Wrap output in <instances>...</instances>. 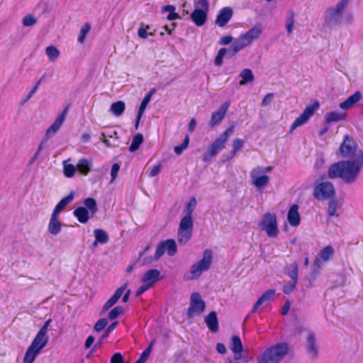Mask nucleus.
I'll use <instances>...</instances> for the list:
<instances>
[{"mask_svg":"<svg viewBox=\"0 0 363 363\" xmlns=\"http://www.w3.org/2000/svg\"><path fill=\"white\" fill-rule=\"evenodd\" d=\"M196 206V200L194 197L191 198L189 203L186 204L184 212L185 216L183 218H189L192 219L191 214Z\"/></svg>","mask_w":363,"mask_h":363,"instance_id":"nucleus-40","label":"nucleus"},{"mask_svg":"<svg viewBox=\"0 0 363 363\" xmlns=\"http://www.w3.org/2000/svg\"><path fill=\"white\" fill-rule=\"evenodd\" d=\"M346 113L332 111L325 115V121L327 123H334L345 120Z\"/></svg>","mask_w":363,"mask_h":363,"instance_id":"nucleus-36","label":"nucleus"},{"mask_svg":"<svg viewBox=\"0 0 363 363\" xmlns=\"http://www.w3.org/2000/svg\"><path fill=\"white\" fill-rule=\"evenodd\" d=\"M363 164V155L352 160L340 161L331 165L328 169L330 179L340 178L347 183L354 182Z\"/></svg>","mask_w":363,"mask_h":363,"instance_id":"nucleus-1","label":"nucleus"},{"mask_svg":"<svg viewBox=\"0 0 363 363\" xmlns=\"http://www.w3.org/2000/svg\"><path fill=\"white\" fill-rule=\"evenodd\" d=\"M74 216L82 223H86L89 219V211L85 207H78L74 212Z\"/></svg>","mask_w":363,"mask_h":363,"instance_id":"nucleus-31","label":"nucleus"},{"mask_svg":"<svg viewBox=\"0 0 363 363\" xmlns=\"http://www.w3.org/2000/svg\"><path fill=\"white\" fill-rule=\"evenodd\" d=\"M36 22V18L31 15H27L23 19V24L24 26H32L35 24Z\"/></svg>","mask_w":363,"mask_h":363,"instance_id":"nucleus-51","label":"nucleus"},{"mask_svg":"<svg viewBox=\"0 0 363 363\" xmlns=\"http://www.w3.org/2000/svg\"><path fill=\"white\" fill-rule=\"evenodd\" d=\"M350 0H340L335 6L328 8L325 13V21L330 26H350L354 22L352 12L345 11Z\"/></svg>","mask_w":363,"mask_h":363,"instance_id":"nucleus-2","label":"nucleus"},{"mask_svg":"<svg viewBox=\"0 0 363 363\" xmlns=\"http://www.w3.org/2000/svg\"><path fill=\"white\" fill-rule=\"evenodd\" d=\"M226 143L220 137L216 139L209 146L207 152L203 156L204 162L210 161L213 157L218 155L223 149L225 148Z\"/></svg>","mask_w":363,"mask_h":363,"instance_id":"nucleus-17","label":"nucleus"},{"mask_svg":"<svg viewBox=\"0 0 363 363\" xmlns=\"http://www.w3.org/2000/svg\"><path fill=\"white\" fill-rule=\"evenodd\" d=\"M155 92V89H151L143 99V101L140 105L138 116H137L136 127L138 126L139 121L140 120L141 117L143 116V113H144L147 104L150 103L151 98Z\"/></svg>","mask_w":363,"mask_h":363,"instance_id":"nucleus-27","label":"nucleus"},{"mask_svg":"<svg viewBox=\"0 0 363 363\" xmlns=\"http://www.w3.org/2000/svg\"><path fill=\"white\" fill-rule=\"evenodd\" d=\"M294 26V13L292 11H290L287 13L286 19V28L288 34H291L293 32Z\"/></svg>","mask_w":363,"mask_h":363,"instance_id":"nucleus-43","label":"nucleus"},{"mask_svg":"<svg viewBox=\"0 0 363 363\" xmlns=\"http://www.w3.org/2000/svg\"><path fill=\"white\" fill-rule=\"evenodd\" d=\"M125 289V286H121L118 288L114 294L106 302L103 307V311H107L112 307L121 298Z\"/></svg>","mask_w":363,"mask_h":363,"instance_id":"nucleus-30","label":"nucleus"},{"mask_svg":"<svg viewBox=\"0 0 363 363\" xmlns=\"http://www.w3.org/2000/svg\"><path fill=\"white\" fill-rule=\"evenodd\" d=\"M193 219L182 218L179 223L177 232V240L180 245L186 244L191 238L193 233Z\"/></svg>","mask_w":363,"mask_h":363,"instance_id":"nucleus-10","label":"nucleus"},{"mask_svg":"<svg viewBox=\"0 0 363 363\" xmlns=\"http://www.w3.org/2000/svg\"><path fill=\"white\" fill-rule=\"evenodd\" d=\"M273 94H267L262 101V106H267L269 104H270L273 99Z\"/></svg>","mask_w":363,"mask_h":363,"instance_id":"nucleus-61","label":"nucleus"},{"mask_svg":"<svg viewBox=\"0 0 363 363\" xmlns=\"http://www.w3.org/2000/svg\"><path fill=\"white\" fill-rule=\"evenodd\" d=\"M67 112L68 107H66L62 112L57 116L53 123L47 129L46 136L48 138L53 137L58 132L65 120Z\"/></svg>","mask_w":363,"mask_h":363,"instance_id":"nucleus-18","label":"nucleus"},{"mask_svg":"<svg viewBox=\"0 0 363 363\" xmlns=\"http://www.w3.org/2000/svg\"><path fill=\"white\" fill-rule=\"evenodd\" d=\"M257 225L259 230L265 232L269 238H275L279 235L277 216L274 213H264Z\"/></svg>","mask_w":363,"mask_h":363,"instance_id":"nucleus-8","label":"nucleus"},{"mask_svg":"<svg viewBox=\"0 0 363 363\" xmlns=\"http://www.w3.org/2000/svg\"><path fill=\"white\" fill-rule=\"evenodd\" d=\"M229 347L234 353L235 359H240L242 357V352H243L244 349L240 337L236 335L233 336Z\"/></svg>","mask_w":363,"mask_h":363,"instance_id":"nucleus-20","label":"nucleus"},{"mask_svg":"<svg viewBox=\"0 0 363 363\" xmlns=\"http://www.w3.org/2000/svg\"><path fill=\"white\" fill-rule=\"evenodd\" d=\"M143 135L140 134V133L135 135L133 138L130 146L129 147V150L132 152H135V150H137L139 148L140 145L143 143Z\"/></svg>","mask_w":363,"mask_h":363,"instance_id":"nucleus-42","label":"nucleus"},{"mask_svg":"<svg viewBox=\"0 0 363 363\" xmlns=\"http://www.w3.org/2000/svg\"><path fill=\"white\" fill-rule=\"evenodd\" d=\"M48 341V335H45L38 332L26 352L23 363H33L37 356L40 354L43 349L47 345Z\"/></svg>","mask_w":363,"mask_h":363,"instance_id":"nucleus-6","label":"nucleus"},{"mask_svg":"<svg viewBox=\"0 0 363 363\" xmlns=\"http://www.w3.org/2000/svg\"><path fill=\"white\" fill-rule=\"evenodd\" d=\"M45 54L50 62L56 61L60 55V51L54 45H49L45 49Z\"/></svg>","mask_w":363,"mask_h":363,"instance_id":"nucleus-38","label":"nucleus"},{"mask_svg":"<svg viewBox=\"0 0 363 363\" xmlns=\"http://www.w3.org/2000/svg\"><path fill=\"white\" fill-rule=\"evenodd\" d=\"M74 197V192H70L68 196H67L66 197L63 198L60 201V202L55 207V209L52 213L54 215L59 216L60 213L65 208V207L73 201Z\"/></svg>","mask_w":363,"mask_h":363,"instance_id":"nucleus-28","label":"nucleus"},{"mask_svg":"<svg viewBox=\"0 0 363 363\" xmlns=\"http://www.w3.org/2000/svg\"><path fill=\"white\" fill-rule=\"evenodd\" d=\"M244 143L245 141L240 138H236L233 141V150L231 151V157H233L237 152L243 147Z\"/></svg>","mask_w":363,"mask_h":363,"instance_id":"nucleus-47","label":"nucleus"},{"mask_svg":"<svg viewBox=\"0 0 363 363\" xmlns=\"http://www.w3.org/2000/svg\"><path fill=\"white\" fill-rule=\"evenodd\" d=\"M226 53V49L225 48H221L218 52L217 56L215 59V65L216 66H220L223 64V59Z\"/></svg>","mask_w":363,"mask_h":363,"instance_id":"nucleus-50","label":"nucleus"},{"mask_svg":"<svg viewBox=\"0 0 363 363\" xmlns=\"http://www.w3.org/2000/svg\"><path fill=\"white\" fill-rule=\"evenodd\" d=\"M306 349L313 357H316L318 354V350L315 345V338L313 333L309 332L307 336V341L306 344Z\"/></svg>","mask_w":363,"mask_h":363,"instance_id":"nucleus-26","label":"nucleus"},{"mask_svg":"<svg viewBox=\"0 0 363 363\" xmlns=\"http://www.w3.org/2000/svg\"><path fill=\"white\" fill-rule=\"evenodd\" d=\"M233 40V37L231 35H225L220 38V44L226 45L230 44Z\"/></svg>","mask_w":363,"mask_h":363,"instance_id":"nucleus-62","label":"nucleus"},{"mask_svg":"<svg viewBox=\"0 0 363 363\" xmlns=\"http://www.w3.org/2000/svg\"><path fill=\"white\" fill-rule=\"evenodd\" d=\"M287 220L289 224L293 227H297L301 222V216L298 212V206L293 204L287 213Z\"/></svg>","mask_w":363,"mask_h":363,"instance_id":"nucleus-23","label":"nucleus"},{"mask_svg":"<svg viewBox=\"0 0 363 363\" xmlns=\"http://www.w3.org/2000/svg\"><path fill=\"white\" fill-rule=\"evenodd\" d=\"M192 21L198 26H203L207 18V13L200 11H194L191 15Z\"/></svg>","mask_w":363,"mask_h":363,"instance_id":"nucleus-32","label":"nucleus"},{"mask_svg":"<svg viewBox=\"0 0 363 363\" xmlns=\"http://www.w3.org/2000/svg\"><path fill=\"white\" fill-rule=\"evenodd\" d=\"M85 208H87L92 214L97 211V206L96 201L92 198H87L84 201Z\"/></svg>","mask_w":363,"mask_h":363,"instance_id":"nucleus-44","label":"nucleus"},{"mask_svg":"<svg viewBox=\"0 0 363 363\" xmlns=\"http://www.w3.org/2000/svg\"><path fill=\"white\" fill-rule=\"evenodd\" d=\"M125 105L123 101H118L111 104L110 111L116 116H121L125 111Z\"/></svg>","mask_w":363,"mask_h":363,"instance_id":"nucleus-39","label":"nucleus"},{"mask_svg":"<svg viewBox=\"0 0 363 363\" xmlns=\"http://www.w3.org/2000/svg\"><path fill=\"white\" fill-rule=\"evenodd\" d=\"M177 245L174 240H167L166 241L159 243L157 247L155 259H158L165 252L169 256H173L177 252Z\"/></svg>","mask_w":363,"mask_h":363,"instance_id":"nucleus-15","label":"nucleus"},{"mask_svg":"<svg viewBox=\"0 0 363 363\" xmlns=\"http://www.w3.org/2000/svg\"><path fill=\"white\" fill-rule=\"evenodd\" d=\"M160 279V272L159 270L155 269L147 270L141 277L142 284L138 288L136 296H138L143 294Z\"/></svg>","mask_w":363,"mask_h":363,"instance_id":"nucleus-9","label":"nucleus"},{"mask_svg":"<svg viewBox=\"0 0 363 363\" xmlns=\"http://www.w3.org/2000/svg\"><path fill=\"white\" fill-rule=\"evenodd\" d=\"M161 171V164H157L156 165H154L153 167H151L148 169L147 171V174L149 177H153L157 176Z\"/></svg>","mask_w":363,"mask_h":363,"instance_id":"nucleus-49","label":"nucleus"},{"mask_svg":"<svg viewBox=\"0 0 363 363\" xmlns=\"http://www.w3.org/2000/svg\"><path fill=\"white\" fill-rule=\"evenodd\" d=\"M362 98L360 91H357L352 95L349 96L345 101L340 104L341 109H349L356 104Z\"/></svg>","mask_w":363,"mask_h":363,"instance_id":"nucleus-25","label":"nucleus"},{"mask_svg":"<svg viewBox=\"0 0 363 363\" xmlns=\"http://www.w3.org/2000/svg\"><path fill=\"white\" fill-rule=\"evenodd\" d=\"M334 250L331 246H327L322 249L318 254L315 261V265L320 267V264L328 262L330 258L333 256Z\"/></svg>","mask_w":363,"mask_h":363,"instance_id":"nucleus-22","label":"nucleus"},{"mask_svg":"<svg viewBox=\"0 0 363 363\" xmlns=\"http://www.w3.org/2000/svg\"><path fill=\"white\" fill-rule=\"evenodd\" d=\"M123 313V308L122 306H116L112 309L108 313V318L111 320L116 319L119 315Z\"/></svg>","mask_w":363,"mask_h":363,"instance_id":"nucleus-48","label":"nucleus"},{"mask_svg":"<svg viewBox=\"0 0 363 363\" xmlns=\"http://www.w3.org/2000/svg\"><path fill=\"white\" fill-rule=\"evenodd\" d=\"M229 106L230 102L225 101L219 107L216 111L212 113L211 119L210 121L211 126L213 127L218 125L223 119Z\"/></svg>","mask_w":363,"mask_h":363,"instance_id":"nucleus-19","label":"nucleus"},{"mask_svg":"<svg viewBox=\"0 0 363 363\" xmlns=\"http://www.w3.org/2000/svg\"><path fill=\"white\" fill-rule=\"evenodd\" d=\"M263 32L262 24L257 23L247 31L242 33L234 40L230 48L233 55H235L244 48L251 45L252 43L258 40Z\"/></svg>","mask_w":363,"mask_h":363,"instance_id":"nucleus-3","label":"nucleus"},{"mask_svg":"<svg viewBox=\"0 0 363 363\" xmlns=\"http://www.w3.org/2000/svg\"><path fill=\"white\" fill-rule=\"evenodd\" d=\"M194 6L195 11H203L208 13L209 9V3L208 0H194Z\"/></svg>","mask_w":363,"mask_h":363,"instance_id":"nucleus-41","label":"nucleus"},{"mask_svg":"<svg viewBox=\"0 0 363 363\" xmlns=\"http://www.w3.org/2000/svg\"><path fill=\"white\" fill-rule=\"evenodd\" d=\"M95 236L94 246H96L98 243L105 244L108 240V236L107 233L101 229H96L94 232Z\"/></svg>","mask_w":363,"mask_h":363,"instance_id":"nucleus-37","label":"nucleus"},{"mask_svg":"<svg viewBox=\"0 0 363 363\" xmlns=\"http://www.w3.org/2000/svg\"><path fill=\"white\" fill-rule=\"evenodd\" d=\"M357 144L352 138L346 135L344 141L340 147L339 154L342 157H350L354 159L356 157H360L357 155Z\"/></svg>","mask_w":363,"mask_h":363,"instance_id":"nucleus-12","label":"nucleus"},{"mask_svg":"<svg viewBox=\"0 0 363 363\" xmlns=\"http://www.w3.org/2000/svg\"><path fill=\"white\" fill-rule=\"evenodd\" d=\"M319 106L320 104L318 101L308 106L303 113L294 121L291 125L290 132H293L298 127L305 124L314 115L315 111L318 109Z\"/></svg>","mask_w":363,"mask_h":363,"instance_id":"nucleus-11","label":"nucleus"},{"mask_svg":"<svg viewBox=\"0 0 363 363\" xmlns=\"http://www.w3.org/2000/svg\"><path fill=\"white\" fill-rule=\"evenodd\" d=\"M240 77L242 78L239 84L240 86L245 85L247 83L252 82L254 81V74L250 69L245 68L240 73Z\"/></svg>","mask_w":363,"mask_h":363,"instance_id":"nucleus-35","label":"nucleus"},{"mask_svg":"<svg viewBox=\"0 0 363 363\" xmlns=\"http://www.w3.org/2000/svg\"><path fill=\"white\" fill-rule=\"evenodd\" d=\"M52 322V320L51 319H48L45 323L44 325L42 326V328L40 329V330L38 331V333H41V334H43L45 335H48V327L50 324V323Z\"/></svg>","mask_w":363,"mask_h":363,"instance_id":"nucleus-59","label":"nucleus"},{"mask_svg":"<svg viewBox=\"0 0 363 363\" xmlns=\"http://www.w3.org/2000/svg\"><path fill=\"white\" fill-rule=\"evenodd\" d=\"M150 28L149 26H147L145 28L140 27L138 29V35L141 38H147L148 35H152V33H147V30Z\"/></svg>","mask_w":363,"mask_h":363,"instance_id":"nucleus-55","label":"nucleus"},{"mask_svg":"<svg viewBox=\"0 0 363 363\" xmlns=\"http://www.w3.org/2000/svg\"><path fill=\"white\" fill-rule=\"evenodd\" d=\"M205 303L202 300L201 295L194 292L190 297V305L188 309V315L191 317L195 315L201 314L205 309Z\"/></svg>","mask_w":363,"mask_h":363,"instance_id":"nucleus-14","label":"nucleus"},{"mask_svg":"<svg viewBox=\"0 0 363 363\" xmlns=\"http://www.w3.org/2000/svg\"><path fill=\"white\" fill-rule=\"evenodd\" d=\"M118 325V322L115 321L112 324H111L105 330L104 334L101 336V340L106 338L108 335L116 328Z\"/></svg>","mask_w":363,"mask_h":363,"instance_id":"nucleus-57","label":"nucleus"},{"mask_svg":"<svg viewBox=\"0 0 363 363\" xmlns=\"http://www.w3.org/2000/svg\"><path fill=\"white\" fill-rule=\"evenodd\" d=\"M335 195V189L332 183L329 182H321L315 186L313 196L318 199H326L333 198Z\"/></svg>","mask_w":363,"mask_h":363,"instance_id":"nucleus-13","label":"nucleus"},{"mask_svg":"<svg viewBox=\"0 0 363 363\" xmlns=\"http://www.w3.org/2000/svg\"><path fill=\"white\" fill-rule=\"evenodd\" d=\"M337 203L335 201H330L328 206V214L330 216H334L337 215Z\"/></svg>","mask_w":363,"mask_h":363,"instance_id":"nucleus-56","label":"nucleus"},{"mask_svg":"<svg viewBox=\"0 0 363 363\" xmlns=\"http://www.w3.org/2000/svg\"><path fill=\"white\" fill-rule=\"evenodd\" d=\"M90 29H91V26L87 23H85L82 26V28H81V30L79 31V36H78V41L80 43H84L87 34L89 33V32L90 31Z\"/></svg>","mask_w":363,"mask_h":363,"instance_id":"nucleus-45","label":"nucleus"},{"mask_svg":"<svg viewBox=\"0 0 363 363\" xmlns=\"http://www.w3.org/2000/svg\"><path fill=\"white\" fill-rule=\"evenodd\" d=\"M107 323L108 321L106 318H101L96 323L94 330L97 332L101 331L106 326Z\"/></svg>","mask_w":363,"mask_h":363,"instance_id":"nucleus-53","label":"nucleus"},{"mask_svg":"<svg viewBox=\"0 0 363 363\" xmlns=\"http://www.w3.org/2000/svg\"><path fill=\"white\" fill-rule=\"evenodd\" d=\"M62 223L59 220V216L51 214L48 225V231L52 235H58L62 229Z\"/></svg>","mask_w":363,"mask_h":363,"instance_id":"nucleus-24","label":"nucleus"},{"mask_svg":"<svg viewBox=\"0 0 363 363\" xmlns=\"http://www.w3.org/2000/svg\"><path fill=\"white\" fill-rule=\"evenodd\" d=\"M295 288V283L289 285H285L283 288V291L285 294L291 293Z\"/></svg>","mask_w":363,"mask_h":363,"instance_id":"nucleus-64","label":"nucleus"},{"mask_svg":"<svg viewBox=\"0 0 363 363\" xmlns=\"http://www.w3.org/2000/svg\"><path fill=\"white\" fill-rule=\"evenodd\" d=\"M275 296V290L269 289L265 291L253 306L252 311H262L264 308L268 307L271 302L274 300Z\"/></svg>","mask_w":363,"mask_h":363,"instance_id":"nucleus-16","label":"nucleus"},{"mask_svg":"<svg viewBox=\"0 0 363 363\" xmlns=\"http://www.w3.org/2000/svg\"><path fill=\"white\" fill-rule=\"evenodd\" d=\"M70 159L66 160L63 161L62 166H63V173L65 176L67 178H72L74 176L77 169V165H74L72 164H70Z\"/></svg>","mask_w":363,"mask_h":363,"instance_id":"nucleus-34","label":"nucleus"},{"mask_svg":"<svg viewBox=\"0 0 363 363\" xmlns=\"http://www.w3.org/2000/svg\"><path fill=\"white\" fill-rule=\"evenodd\" d=\"M175 7L172 5H167L163 7V12H169L167 19L169 21L175 20L179 18V15L174 12Z\"/></svg>","mask_w":363,"mask_h":363,"instance_id":"nucleus-46","label":"nucleus"},{"mask_svg":"<svg viewBox=\"0 0 363 363\" xmlns=\"http://www.w3.org/2000/svg\"><path fill=\"white\" fill-rule=\"evenodd\" d=\"M233 16V9L230 7L223 8L217 16L216 23L220 26H225L231 19Z\"/></svg>","mask_w":363,"mask_h":363,"instance_id":"nucleus-21","label":"nucleus"},{"mask_svg":"<svg viewBox=\"0 0 363 363\" xmlns=\"http://www.w3.org/2000/svg\"><path fill=\"white\" fill-rule=\"evenodd\" d=\"M151 352V346L148 347L135 363H145Z\"/></svg>","mask_w":363,"mask_h":363,"instance_id":"nucleus-54","label":"nucleus"},{"mask_svg":"<svg viewBox=\"0 0 363 363\" xmlns=\"http://www.w3.org/2000/svg\"><path fill=\"white\" fill-rule=\"evenodd\" d=\"M91 167L92 162L86 158L80 159L77 164V171L83 175H87Z\"/></svg>","mask_w":363,"mask_h":363,"instance_id":"nucleus-29","label":"nucleus"},{"mask_svg":"<svg viewBox=\"0 0 363 363\" xmlns=\"http://www.w3.org/2000/svg\"><path fill=\"white\" fill-rule=\"evenodd\" d=\"M212 260V251L211 250H204L202 258L193 264L190 269L184 274V279L190 281L199 279L204 272L210 269Z\"/></svg>","mask_w":363,"mask_h":363,"instance_id":"nucleus-4","label":"nucleus"},{"mask_svg":"<svg viewBox=\"0 0 363 363\" xmlns=\"http://www.w3.org/2000/svg\"><path fill=\"white\" fill-rule=\"evenodd\" d=\"M289 351L285 342L278 343L267 348L258 358V363H278Z\"/></svg>","mask_w":363,"mask_h":363,"instance_id":"nucleus-5","label":"nucleus"},{"mask_svg":"<svg viewBox=\"0 0 363 363\" xmlns=\"http://www.w3.org/2000/svg\"><path fill=\"white\" fill-rule=\"evenodd\" d=\"M120 170V165L117 163L113 164L111 170V183H113L117 177L118 173Z\"/></svg>","mask_w":363,"mask_h":363,"instance_id":"nucleus-52","label":"nucleus"},{"mask_svg":"<svg viewBox=\"0 0 363 363\" xmlns=\"http://www.w3.org/2000/svg\"><path fill=\"white\" fill-rule=\"evenodd\" d=\"M272 169L271 167L257 166L251 170L250 182L257 190L262 191L267 186L270 181L269 174Z\"/></svg>","mask_w":363,"mask_h":363,"instance_id":"nucleus-7","label":"nucleus"},{"mask_svg":"<svg viewBox=\"0 0 363 363\" xmlns=\"http://www.w3.org/2000/svg\"><path fill=\"white\" fill-rule=\"evenodd\" d=\"M289 277L291 278V279L294 281V283L296 282L297 281V277H298V272H297V266L295 265L294 266V270L291 271L290 273H289Z\"/></svg>","mask_w":363,"mask_h":363,"instance_id":"nucleus-63","label":"nucleus"},{"mask_svg":"<svg viewBox=\"0 0 363 363\" xmlns=\"http://www.w3.org/2000/svg\"><path fill=\"white\" fill-rule=\"evenodd\" d=\"M233 130H234V126H231V127L228 128V129H226V130L223 134H221L219 137L222 140H224V141L225 143H227L228 138L232 135V133H233Z\"/></svg>","mask_w":363,"mask_h":363,"instance_id":"nucleus-58","label":"nucleus"},{"mask_svg":"<svg viewBox=\"0 0 363 363\" xmlns=\"http://www.w3.org/2000/svg\"><path fill=\"white\" fill-rule=\"evenodd\" d=\"M205 322L210 330L216 332L218 329V319L216 312L210 313L205 318Z\"/></svg>","mask_w":363,"mask_h":363,"instance_id":"nucleus-33","label":"nucleus"},{"mask_svg":"<svg viewBox=\"0 0 363 363\" xmlns=\"http://www.w3.org/2000/svg\"><path fill=\"white\" fill-rule=\"evenodd\" d=\"M123 358L121 354L120 353H116L113 355L111 363H123Z\"/></svg>","mask_w":363,"mask_h":363,"instance_id":"nucleus-60","label":"nucleus"}]
</instances>
